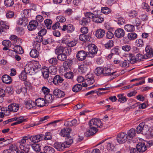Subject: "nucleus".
Returning a JSON list of instances; mask_svg holds the SVG:
<instances>
[{
    "label": "nucleus",
    "mask_w": 153,
    "mask_h": 153,
    "mask_svg": "<svg viewBox=\"0 0 153 153\" xmlns=\"http://www.w3.org/2000/svg\"><path fill=\"white\" fill-rule=\"evenodd\" d=\"M19 105L17 103H12L8 106V109L9 111L16 112L19 110Z\"/></svg>",
    "instance_id": "15"
},
{
    "label": "nucleus",
    "mask_w": 153,
    "mask_h": 153,
    "mask_svg": "<svg viewBox=\"0 0 153 153\" xmlns=\"http://www.w3.org/2000/svg\"><path fill=\"white\" fill-rule=\"evenodd\" d=\"M114 46V42L111 40H108L107 42L104 44L105 48L107 49H111Z\"/></svg>",
    "instance_id": "33"
},
{
    "label": "nucleus",
    "mask_w": 153,
    "mask_h": 153,
    "mask_svg": "<svg viewBox=\"0 0 153 153\" xmlns=\"http://www.w3.org/2000/svg\"><path fill=\"white\" fill-rule=\"evenodd\" d=\"M55 53L57 55L63 53V47L61 46H58L55 50Z\"/></svg>",
    "instance_id": "41"
},
{
    "label": "nucleus",
    "mask_w": 153,
    "mask_h": 153,
    "mask_svg": "<svg viewBox=\"0 0 153 153\" xmlns=\"http://www.w3.org/2000/svg\"><path fill=\"white\" fill-rule=\"evenodd\" d=\"M131 47L130 45H125L122 47V49L125 51H130Z\"/></svg>",
    "instance_id": "60"
},
{
    "label": "nucleus",
    "mask_w": 153,
    "mask_h": 153,
    "mask_svg": "<svg viewBox=\"0 0 153 153\" xmlns=\"http://www.w3.org/2000/svg\"><path fill=\"white\" fill-rule=\"evenodd\" d=\"M20 119H18V120H17L16 121H17L12 123L11 124V126H13L19 124H20L21 123H22L24 122H25L27 120L26 119H24V118L23 117H20Z\"/></svg>",
    "instance_id": "42"
},
{
    "label": "nucleus",
    "mask_w": 153,
    "mask_h": 153,
    "mask_svg": "<svg viewBox=\"0 0 153 153\" xmlns=\"http://www.w3.org/2000/svg\"><path fill=\"white\" fill-rule=\"evenodd\" d=\"M53 147L57 150L59 151H63L66 148L68 147V146H66L65 143H63L56 142L53 144Z\"/></svg>",
    "instance_id": "8"
},
{
    "label": "nucleus",
    "mask_w": 153,
    "mask_h": 153,
    "mask_svg": "<svg viewBox=\"0 0 153 153\" xmlns=\"http://www.w3.org/2000/svg\"><path fill=\"white\" fill-rule=\"evenodd\" d=\"M89 129L85 133V136L87 137L93 135L95 134L98 131L97 128L102 126L100 119L93 118L89 122Z\"/></svg>",
    "instance_id": "1"
},
{
    "label": "nucleus",
    "mask_w": 153,
    "mask_h": 153,
    "mask_svg": "<svg viewBox=\"0 0 153 153\" xmlns=\"http://www.w3.org/2000/svg\"><path fill=\"white\" fill-rule=\"evenodd\" d=\"M125 34L124 30L122 29L119 28L115 31L114 35L116 37L118 38H121L124 37Z\"/></svg>",
    "instance_id": "11"
},
{
    "label": "nucleus",
    "mask_w": 153,
    "mask_h": 153,
    "mask_svg": "<svg viewBox=\"0 0 153 153\" xmlns=\"http://www.w3.org/2000/svg\"><path fill=\"white\" fill-rule=\"evenodd\" d=\"M29 12L27 10H23V13L25 16L23 17L22 18L19 19L17 23L19 25H22L24 26H26L28 23V20L27 19V15H28Z\"/></svg>",
    "instance_id": "3"
},
{
    "label": "nucleus",
    "mask_w": 153,
    "mask_h": 153,
    "mask_svg": "<svg viewBox=\"0 0 153 153\" xmlns=\"http://www.w3.org/2000/svg\"><path fill=\"white\" fill-rule=\"evenodd\" d=\"M53 94L58 98L64 97L65 95V94L64 91L57 88L55 89L53 92Z\"/></svg>",
    "instance_id": "16"
},
{
    "label": "nucleus",
    "mask_w": 153,
    "mask_h": 153,
    "mask_svg": "<svg viewBox=\"0 0 153 153\" xmlns=\"http://www.w3.org/2000/svg\"><path fill=\"white\" fill-rule=\"evenodd\" d=\"M128 140H131L135 136V130L134 128L131 129L126 134Z\"/></svg>",
    "instance_id": "21"
},
{
    "label": "nucleus",
    "mask_w": 153,
    "mask_h": 153,
    "mask_svg": "<svg viewBox=\"0 0 153 153\" xmlns=\"http://www.w3.org/2000/svg\"><path fill=\"white\" fill-rule=\"evenodd\" d=\"M42 134L37 135L31 137L30 138V140L33 143H38L42 140L43 138Z\"/></svg>",
    "instance_id": "9"
},
{
    "label": "nucleus",
    "mask_w": 153,
    "mask_h": 153,
    "mask_svg": "<svg viewBox=\"0 0 153 153\" xmlns=\"http://www.w3.org/2000/svg\"><path fill=\"white\" fill-rule=\"evenodd\" d=\"M26 137H24L22 139L20 142L19 145V148L20 149L23 150L26 153H28L29 151V148L28 146H26L25 144L26 142Z\"/></svg>",
    "instance_id": "6"
},
{
    "label": "nucleus",
    "mask_w": 153,
    "mask_h": 153,
    "mask_svg": "<svg viewBox=\"0 0 153 153\" xmlns=\"http://www.w3.org/2000/svg\"><path fill=\"white\" fill-rule=\"evenodd\" d=\"M136 61H140L143 59H145L144 55H143L142 54H138L136 56Z\"/></svg>",
    "instance_id": "58"
},
{
    "label": "nucleus",
    "mask_w": 153,
    "mask_h": 153,
    "mask_svg": "<svg viewBox=\"0 0 153 153\" xmlns=\"http://www.w3.org/2000/svg\"><path fill=\"white\" fill-rule=\"evenodd\" d=\"M38 24L39 23L37 21L35 20L32 21L30 22L29 24L27 25L28 29L30 31L35 30Z\"/></svg>",
    "instance_id": "12"
},
{
    "label": "nucleus",
    "mask_w": 153,
    "mask_h": 153,
    "mask_svg": "<svg viewBox=\"0 0 153 153\" xmlns=\"http://www.w3.org/2000/svg\"><path fill=\"white\" fill-rule=\"evenodd\" d=\"M124 29L128 32H132L134 30V25L128 24L124 26Z\"/></svg>",
    "instance_id": "36"
},
{
    "label": "nucleus",
    "mask_w": 153,
    "mask_h": 153,
    "mask_svg": "<svg viewBox=\"0 0 153 153\" xmlns=\"http://www.w3.org/2000/svg\"><path fill=\"white\" fill-rule=\"evenodd\" d=\"M137 14V11L134 10H131L129 13V16L132 18L136 17Z\"/></svg>",
    "instance_id": "61"
},
{
    "label": "nucleus",
    "mask_w": 153,
    "mask_h": 153,
    "mask_svg": "<svg viewBox=\"0 0 153 153\" xmlns=\"http://www.w3.org/2000/svg\"><path fill=\"white\" fill-rule=\"evenodd\" d=\"M117 142L120 143H125L128 140L126 134L125 132H122L118 134L117 137Z\"/></svg>",
    "instance_id": "5"
},
{
    "label": "nucleus",
    "mask_w": 153,
    "mask_h": 153,
    "mask_svg": "<svg viewBox=\"0 0 153 153\" xmlns=\"http://www.w3.org/2000/svg\"><path fill=\"white\" fill-rule=\"evenodd\" d=\"M32 65L33 64L31 63L26 64L24 69L25 71H27L29 73H33L34 72L32 69L33 67Z\"/></svg>",
    "instance_id": "38"
},
{
    "label": "nucleus",
    "mask_w": 153,
    "mask_h": 153,
    "mask_svg": "<svg viewBox=\"0 0 153 153\" xmlns=\"http://www.w3.org/2000/svg\"><path fill=\"white\" fill-rule=\"evenodd\" d=\"M137 149L140 152H143L147 150V148L144 143H139L136 146Z\"/></svg>",
    "instance_id": "13"
},
{
    "label": "nucleus",
    "mask_w": 153,
    "mask_h": 153,
    "mask_svg": "<svg viewBox=\"0 0 153 153\" xmlns=\"http://www.w3.org/2000/svg\"><path fill=\"white\" fill-rule=\"evenodd\" d=\"M88 54V53L87 52L84 51L82 50L79 51L76 55L77 59L80 61H82L85 60Z\"/></svg>",
    "instance_id": "7"
},
{
    "label": "nucleus",
    "mask_w": 153,
    "mask_h": 153,
    "mask_svg": "<svg viewBox=\"0 0 153 153\" xmlns=\"http://www.w3.org/2000/svg\"><path fill=\"white\" fill-rule=\"evenodd\" d=\"M136 45L138 47H142L143 45V40L141 39H137L136 42Z\"/></svg>",
    "instance_id": "56"
},
{
    "label": "nucleus",
    "mask_w": 153,
    "mask_h": 153,
    "mask_svg": "<svg viewBox=\"0 0 153 153\" xmlns=\"http://www.w3.org/2000/svg\"><path fill=\"white\" fill-rule=\"evenodd\" d=\"M92 20L94 22L97 23H100L104 21V19L99 15H94V17L93 18Z\"/></svg>",
    "instance_id": "23"
},
{
    "label": "nucleus",
    "mask_w": 153,
    "mask_h": 153,
    "mask_svg": "<svg viewBox=\"0 0 153 153\" xmlns=\"http://www.w3.org/2000/svg\"><path fill=\"white\" fill-rule=\"evenodd\" d=\"M111 10L108 7H105L101 9V12L104 14H108L111 13Z\"/></svg>",
    "instance_id": "52"
},
{
    "label": "nucleus",
    "mask_w": 153,
    "mask_h": 153,
    "mask_svg": "<svg viewBox=\"0 0 153 153\" xmlns=\"http://www.w3.org/2000/svg\"><path fill=\"white\" fill-rule=\"evenodd\" d=\"M89 53L92 54H95L97 53V48L96 46L93 44H89L88 45Z\"/></svg>",
    "instance_id": "10"
},
{
    "label": "nucleus",
    "mask_w": 153,
    "mask_h": 153,
    "mask_svg": "<svg viewBox=\"0 0 153 153\" xmlns=\"http://www.w3.org/2000/svg\"><path fill=\"white\" fill-rule=\"evenodd\" d=\"M145 126V123L143 122L140 123L138 126L137 127L136 132L137 133H140L143 131L144 129V126Z\"/></svg>",
    "instance_id": "29"
},
{
    "label": "nucleus",
    "mask_w": 153,
    "mask_h": 153,
    "mask_svg": "<svg viewBox=\"0 0 153 153\" xmlns=\"http://www.w3.org/2000/svg\"><path fill=\"white\" fill-rule=\"evenodd\" d=\"M90 22V19L86 17L83 18L80 21V24L83 25H87Z\"/></svg>",
    "instance_id": "39"
},
{
    "label": "nucleus",
    "mask_w": 153,
    "mask_h": 153,
    "mask_svg": "<svg viewBox=\"0 0 153 153\" xmlns=\"http://www.w3.org/2000/svg\"><path fill=\"white\" fill-rule=\"evenodd\" d=\"M66 141L64 142L66 145V146H68V147L73 143V141L71 137H67Z\"/></svg>",
    "instance_id": "44"
},
{
    "label": "nucleus",
    "mask_w": 153,
    "mask_h": 153,
    "mask_svg": "<svg viewBox=\"0 0 153 153\" xmlns=\"http://www.w3.org/2000/svg\"><path fill=\"white\" fill-rule=\"evenodd\" d=\"M117 97L119 98L118 99L119 102H124L126 101V99L125 97L124 96L123 94H119Z\"/></svg>",
    "instance_id": "49"
},
{
    "label": "nucleus",
    "mask_w": 153,
    "mask_h": 153,
    "mask_svg": "<svg viewBox=\"0 0 153 153\" xmlns=\"http://www.w3.org/2000/svg\"><path fill=\"white\" fill-rule=\"evenodd\" d=\"M42 75L45 79H47L49 77V71L48 68L44 66L42 70Z\"/></svg>",
    "instance_id": "25"
},
{
    "label": "nucleus",
    "mask_w": 153,
    "mask_h": 153,
    "mask_svg": "<svg viewBox=\"0 0 153 153\" xmlns=\"http://www.w3.org/2000/svg\"><path fill=\"white\" fill-rule=\"evenodd\" d=\"M57 58L59 60L64 61L66 59L67 55L65 53H63L58 55Z\"/></svg>",
    "instance_id": "40"
},
{
    "label": "nucleus",
    "mask_w": 153,
    "mask_h": 153,
    "mask_svg": "<svg viewBox=\"0 0 153 153\" xmlns=\"http://www.w3.org/2000/svg\"><path fill=\"white\" fill-rule=\"evenodd\" d=\"M146 53L144 55L145 59H149L153 60V49L149 46H146L145 49Z\"/></svg>",
    "instance_id": "4"
},
{
    "label": "nucleus",
    "mask_w": 153,
    "mask_h": 153,
    "mask_svg": "<svg viewBox=\"0 0 153 153\" xmlns=\"http://www.w3.org/2000/svg\"><path fill=\"white\" fill-rule=\"evenodd\" d=\"M50 74L52 75L55 74L56 72V69L55 66H50L48 68Z\"/></svg>",
    "instance_id": "51"
},
{
    "label": "nucleus",
    "mask_w": 153,
    "mask_h": 153,
    "mask_svg": "<svg viewBox=\"0 0 153 153\" xmlns=\"http://www.w3.org/2000/svg\"><path fill=\"white\" fill-rule=\"evenodd\" d=\"M127 37L129 39L133 40L137 37V35L134 33H131L128 34Z\"/></svg>",
    "instance_id": "45"
},
{
    "label": "nucleus",
    "mask_w": 153,
    "mask_h": 153,
    "mask_svg": "<svg viewBox=\"0 0 153 153\" xmlns=\"http://www.w3.org/2000/svg\"><path fill=\"white\" fill-rule=\"evenodd\" d=\"M79 71L82 73H85L88 70V67L85 65H81L79 66Z\"/></svg>",
    "instance_id": "46"
},
{
    "label": "nucleus",
    "mask_w": 153,
    "mask_h": 153,
    "mask_svg": "<svg viewBox=\"0 0 153 153\" xmlns=\"http://www.w3.org/2000/svg\"><path fill=\"white\" fill-rule=\"evenodd\" d=\"M129 62L131 64H134L136 62V57H134V55L133 54H129Z\"/></svg>",
    "instance_id": "54"
},
{
    "label": "nucleus",
    "mask_w": 153,
    "mask_h": 153,
    "mask_svg": "<svg viewBox=\"0 0 153 153\" xmlns=\"http://www.w3.org/2000/svg\"><path fill=\"white\" fill-rule=\"evenodd\" d=\"M76 44V41H72L67 43V46L69 47H72L75 46Z\"/></svg>",
    "instance_id": "59"
},
{
    "label": "nucleus",
    "mask_w": 153,
    "mask_h": 153,
    "mask_svg": "<svg viewBox=\"0 0 153 153\" xmlns=\"http://www.w3.org/2000/svg\"><path fill=\"white\" fill-rule=\"evenodd\" d=\"M82 88V85L80 84L74 85L72 88V91L75 92H77L80 90Z\"/></svg>",
    "instance_id": "37"
},
{
    "label": "nucleus",
    "mask_w": 153,
    "mask_h": 153,
    "mask_svg": "<svg viewBox=\"0 0 153 153\" xmlns=\"http://www.w3.org/2000/svg\"><path fill=\"white\" fill-rule=\"evenodd\" d=\"M53 97L52 94H46L45 96V99L46 103H51L53 100Z\"/></svg>",
    "instance_id": "31"
},
{
    "label": "nucleus",
    "mask_w": 153,
    "mask_h": 153,
    "mask_svg": "<svg viewBox=\"0 0 153 153\" xmlns=\"http://www.w3.org/2000/svg\"><path fill=\"white\" fill-rule=\"evenodd\" d=\"M42 39H39L38 40L34 41L33 43V46L35 49L39 50L40 46V42H42Z\"/></svg>",
    "instance_id": "35"
},
{
    "label": "nucleus",
    "mask_w": 153,
    "mask_h": 153,
    "mask_svg": "<svg viewBox=\"0 0 153 153\" xmlns=\"http://www.w3.org/2000/svg\"><path fill=\"white\" fill-rule=\"evenodd\" d=\"M129 60H125L123 62H121L120 66L122 67H128L129 66Z\"/></svg>",
    "instance_id": "50"
},
{
    "label": "nucleus",
    "mask_w": 153,
    "mask_h": 153,
    "mask_svg": "<svg viewBox=\"0 0 153 153\" xmlns=\"http://www.w3.org/2000/svg\"><path fill=\"white\" fill-rule=\"evenodd\" d=\"M105 34V31L104 30L99 29L95 32V36L98 39L103 37Z\"/></svg>",
    "instance_id": "20"
},
{
    "label": "nucleus",
    "mask_w": 153,
    "mask_h": 153,
    "mask_svg": "<svg viewBox=\"0 0 153 153\" xmlns=\"http://www.w3.org/2000/svg\"><path fill=\"white\" fill-rule=\"evenodd\" d=\"M26 108L28 109H30L33 108L35 105V103L31 100H29L25 102Z\"/></svg>",
    "instance_id": "30"
},
{
    "label": "nucleus",
    "mask_w": 153,
    "mask_h": 153,
    "mask_svg": "<svg viewBox=\"0 0 153 153\" xmlns=\"http://www.w3.org/2000/svg\"><path fill=\"white\" fill-rule=\"evenodd\" d=\"M17 32L19 34L22 35L24 33V29L22 27H19L16 28Z\"/></svg>",
    "instance_id": "55"
},
{
    "label": "nucleus",
    "mask_w": 153,
    "mask_h": 153,
    "mask_svg": "<svg viewBox=\"0 0 153 153\" xmlns=\"http://www.w3.org/2000/svg\"><path fill=\"white\" fill-rule=\"evenodd\" d=\"M0 33L4 31V29H7L9 28V25L8 23L4 21L0 22Z\"/></svg>",
    "instance_id": "18"
},
{
    "label": "nucleus",
    "mask_w": 153,
    "mask_h": 153,
    "mask_svg": "<svg viewBox=\"0 0 153 153\" xmlns=\"http://www.w3.org/2000/svg\"><path fill=\"white\" fill-rule=\"evenodd\" d=\"M2 80L4 83L9 84L12 82L11 78L9 75H4L2 77Z\"/></svg>",
    "instance_id": "24"
},
{
    "label": "nucleus",
    "mask_w": 153,
    "mask_h": 153,
    "mask_svg": "<svg viewBox=\"0 0 153 153\" xmlns=\"http://www.w3.org/2000/svg\"><path fill=\"white\" fill-rule=\"evenodd\" d=\"M95 74L97 76H107L113 75L114 72H111L110 68L107 67H97L95 70Z\"/></svg>",
    "instance_id": "2"
},
{
    "label": "nucleus",
    "mask_w": 153,
    "mask_h": 153,
    "mask_svg": "<svg viewBox=\"0 0 153 153\" xmlns=\"http://www.w3.org/2000/svg\"><path fill=\"white\" fill-rule=\"evenodd\" d=\"M71 130V129L69 128H64L61 130L60 134L63 137H68L69 136L70 132Z\"/></svg>",
    "instance_id": "19"
},
{
    "label": "nucleus",
    "mask_w": 153,
    "mask_h": 153,
    "mask_svg": "<svg viewBox=\"0 0 153 153\" xmlns=\"http://www.w3.org/2000/svg\"><path fill=\"white\" fill-rule=\"evenodd\" d=\"M2 45L5 47H10L11 46V43L9 40H4L2 42Z\"/></svg>",
    "instance_id": "53"
},
{
    "label": "nucleus",
    "mask_w": 153,
    "mask_h": 153,
    "mask_svg": "<svg viewBox=\"0 0 153 153\" xmlns=\"http://www.w3.org/2000/svg\"><path fill=\"white\" fill-rule=\"evenodd\" d=\"M64 79L63 78L58 75H56L53 79V83L56 85H58L59 83H62Z\"/></svg>",
    "instance_id": "14"
},
{
    "label": "nucleus",
    "mask_w": 153,
    "mask_h": 153,
    "mask_svg": "<svg viewBox=\"0 0 153 153\" xmlns=\"http://www.w3.org/2000/svg\"><path fill=\"white\" fill-rule=\"evenodd\" d=\"M31 63L33 64L32 69L33 70V71L35 73L37 72L40 69L41 65L37 61H34Z\"/></svg>",
    "instance_id": "22"
},
{
    "label": "nucleus",
    "mask_w": 153,
    "mask_h": 153,
    "mask_svg": "<svg viewBox=\"0 0 153 153\" xmlns=\"http://www.w3.org/2000/svg\"><path fill=\"white\" fill-rule=\"evenodd\" d=\"M35 103V105H36L38 106L42 107L45 106L46 103L43 98H39L36 100Z\"/></svg>",
    "instance_id": "17"
},
{
    "label": "nucleus",
    "mask_w": 153,
    "mask_h": 153,
    "mask_svg": "<svg viewBox=\"0 0 153 153\" xmlns=\"http://www.w3.org/2000/svg\"><path fill=\"white\" fill-rule=\"evenodd\" d=\"M114 148L113 144L110 143H108L107 145V150L108 151H112Z\"/></svg>",
    "instance_id": "57"
},
{
    "label": "nucleus",
    "mask_w": 153,
    "mask_h": 153,
    "mask_svg": "<svg viewBox=\"0 0 153 153\" xmlns=\"http://www.w3.org/2000/svg\"><path fill=\"white\" fill-rule=\"evenodd\" d=\"M14 51L16 53L22 54L23 53L24 51L22 48L18 45H15L13 48Z\"/></svg>",
    "instance_id": "34"
},
{
    "label": "nucleus",
    "mask_w": 153,
    "mask_h": 153,
    "mask_svg": "<svg viewBox=\"0 0 153 153\" xmlns=\"http://www.w3.org/2000/svg\"><path fill=\"white\" fill-rule=\"evenodd\" d=\"M44 152L40 153H54L55 152L54 149L49 146H45L43 149Z\"/></svg>",
    "instance_id": "27"
},
{
    "label": "nucleus",
    "mask_w": 153,
    "mask_h": 153,
    "mask_svg": "<svg viewBox=\"0 0 153 153\" xmlns=\"http://www.w3.org/2000/svg\"><path fill=\"white\" fill-rule=\"evenodd\" d=\"M32 147L34 150L36 152H39L41 150V146L39 144L35 143L32 144Z\"/></svg>",
    "instance_id": "43"
},
{
    "label": "nucleus",
    "mask_w": 153,
    "mask_h": 153,
    "mask_svg": "<svg viewBox=\"0 0 153 153\" xmlns=\"http://www.w3.org/2000/svg\"><path fill=\"white\" fill-rule=\"evenodd\" d=\"M94 79L92 76L90 75H87L86 76L85 82L89 85H91L94 82Z\"/></svg>",
    "instance_id": "26"
},
{
    "label": "nucleus",
    "mask_w": 153,
    "mask_h": 153,
    "mask_svg": "<svg viewBox=\"0 0 153 153\" xmlns=\"http://www.w3.org/2000/svg\"><path fill=\"white\" fill-rule=\"evenodd\" d=\"M48 61L50 63L54 65L57 64V60L56 58H51Z\"/></svg>",
    "instance_id": "63"
},
{
    "label": "nucleus",
    "mask_w": 153,
    "mask_h": 153,
    "mask_svg": "<svg viewBox=\"0 0 153 153\" xmlns=\"http://www.w3.org/2000/svg\"><path fill=\"white\" fill-rule=\"evenodd\" d=\"M37 50L33 49L31 51L30 54L31 57L34 58H36L38 57L39 55V53Z\"/></svg>",
    "instance_id": "32"
},
{
    "label": "nucleus",
    "mask_w": 153,
    "mask_h": 153,
    "mask_svg": "<svg viewBox=\"0 0 153 153\" xmlns=\"http://www.w3.org/2000/svg\"><path fill=\"white\" fill-rule=\"evenodd\" d=\"M73 61L71 59H68L64 61L63 66L65 69H70L73 64Z\"/></svg>",
    "instance_id": "28"
},
{
    "label": "nucleus",
    "mask_w": 153,
    "mask_h": 153,
    "mask_svg": "<svg viewBox=\"0 0 153 153\" xmlns=\"http://www.w3.org/2000/svg\"><path fill=\"white\" fill-rule=\"evenodd\" d=\"M4 3L5 6L8 7H12L14 3L13 0H5Z\"/></svg>",
    "instance_id": "47"
},
{
    "label": "nucleus",
    "mask_w": 153,
    "mask_h": 153,
    "mask_svg": "<svg viewBox=\"0 0 153 153\" xmlns=\"http://www.w3.org/2000/svg\"><path fill=\"white\" fill-rule=\"evenodd\" d=\"M27 73L25 71H22L21 73L19 76V78L23 81L26 80L27 79Z\"/></svg>",
    "instance_id": "48"
},
{
    "label": "nucleus",
    "mask_w": 153,
    "mask_h": 153,
    "mask_svg": "<svg viewBox=\"0 0 153 153\" xmlns=\"http://www.w3.org/2000/svg\"><path fill=\"white\" fill-rule=\"evenodd\" d=\"M47 32V30L45 29L41 30L38 33V34L40 36H42L46 34Z\"/></svg>",
    "instance_id": "62"
},
{
    "label": "nucleus",
    "mask_w": 153,
    "mask_h": 153,
    "mask_svg": "<svg viewBox=\"0 0 153 153\" xmlns=\"http://www.w3.org/2000/svg\"><path fill=\"white\" fill-rule=\"evenodd\" d=\"M80 31L82 33L85 34L88 33V29L87 27H83L80 29Z\"/></svg>",
    "instance_id": "64"
}]
</instances>
